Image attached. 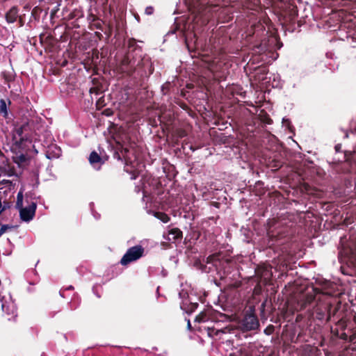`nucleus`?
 <instances>
[{
    "label": "nucleus",
    "mask_w": 356,
    "mask_h": 356,
    "mask_svg": "<svg viewBox=\"0 0 356 356\" xmlns=\"http://www.w3.org/2000/svg\"><path fill=\"white\" fill-rule=\"evenodd\" d=\"M153 13V8L152 7H147L145 9V13L147 15H151Z\"/></svg>",
    "instance_id": "f8f14e48"
},
{
    "label": "nucleus",
    "mask_w": 356,
    "mask_h": 356,
    "mask_svg": "<svg viewBox=\"0 0 356 356\" xmlns=\"http://www.w3.org/2000/svg\"><path fill=\"white\" fill-rule=\"evenodd\" d=\"M19 216L22 220L25 222H29L31 220L35 213L36 204L31 202L27 207L19 208Z\"/></svg>",
    "instance_id": "f03ea898"
},
{
    "label": "nucleus",
    "mask_w": 356,
    "mask_h": 356,
    "mask_svg": "<svg viewBox=\"0 0 356 356\" xmlns=\"http://www.w3.org/2000/svg\"><path fill=\"white\" fill-rule=\"evenodd\" d=\"M154 216L164 223H166L170 220V218L168 217V216L162 212L154 213Z\"/></svg>",
    "instance_id": "0eeeda50"
},
{
    "label": "nucleus",
    "mask_w": 356,
    "mask_h": 356,
    "mask_svg": "<svg viewBox=\"0 0 356 356\" xmlns=\"http://www.w3.org/2000/svg\"><path fill=\"white\" fill-rule=\"evenodd\" d=\"M89 161L92 165H93L95 168L97 167V168H99L101 163H102L101 157L95 152H92L90 154Z\"/></svg>",
    "instance_id": "39448f33"
},
{
    "label": "nucleus",
    "mask_w": 356,
    "mask_h": 356,
    "mask_svg": "<svg viewBox=\"0 0 356 356\" xmlns=\"http://www.w3.org/2000/svg\"><path fill=\"white\" fill-rule=\"evenodd\" d=\"M17 18V10L15 8H11L6 15V21L8 23H13Z\"/></svg>",
    "instance_id": "423d86ee"
},
{
    "label": "nucleus",
    "mask_w": 356,
    "mask_h": 356,
    "mask_svg": "<svg viewBox=\"0 0 356 356\" xmlns=\"http://www.w3.org/2000/svg\"><path fill=\"white\" fill-rule=\"evenodd\" d=\"M259 321L254 314H248L243 320V327L245 330H254L259 327Z\"/></svg>",
    "instance_id": "7ed1b4c3"
},
{
    "label": "nucleus",
    "mask_w": 356,
    "mask_h": 356,
    "mask_svg": "<svg viewBox=\"0 0 356 356\" xmlns=\"http://www.w3.org/2000/svg\"><path fill=\"white\" fill-rule=\"evenodd\" d=\"M0 113H2L5 118L8 116L7 106L3 99L0 101Z\"/></svg>",
    "instance_id": "1a4fd4ad"
},
{
    "label": "nucleus",
    "mask_w": 356,
    "mask_h": 356,
    "mask_svg": "<svg viewBox=\"0 0 356 356\" xmlns=\"http://www.w3.org/2000/svg\"><path fill=\"white\" fill-rule=\"evenodd\" d=\"M9 228L8 225H2L0 229V236Z\"/></svg>",
    "instance_id": "9b49d317"
},
{
    "label": "nucleus",
    "mask_w": 356,
    "mask_h": 356,
    "mask_svg": "<svg viewBox=\"0 0 356 356\" xmlns=\"http://www.w3.org/2000/svg\"><path fill=\"white\" fill-rule=\"evenodd\" d=\"M190 326H191V324H190V322L188 321V327H190Z\"/></svg>",
    "instance_id": "ddd939ff"
},
{
    "label": "nucleus",
    "mask_w": 356,
    "mask_h": 356,
    "mask_svg": "<svg viewBox=\"0 0 356 356\" xmlns=\"http://www.w3.org/2000/svg\"><path fill=\"white\" fill-rule=\"evenodd\" d=\"M5 176H11L10 174H8L6 172V170L3 167H0V177H5Z\"/></svg>",
    "instance_id": "9d476101"
},
{
    "label": "nucleus",
    "mask_w": 356,
    "mask_h": 356,
    "mask_svg": "<svg viewBox=\"0 0 356 356\" xmlns=\"http://www.w3.org/2000/svg\"><path fill=\"white\" fill-rule=\"evenodd\" d=\"M23 191L20 190L17 195L16 207L17 209L21 208L23 206Z\"/></svg>",
    "instance_id": "6e6552de"
},
{
    "label": "nucleus",
    "mask_w": 356,
    "mask_h": 356,
    "mask_svg": "<svg viewBox=\"0 0 356 356\" xmlns=\"http://www.w3.org/2000/svg\"><path fill=\"white\" fill-rule=\"evenodd\" d=\"M163 237L169 241H175L182 237V232L178 228H172L168 231V234H164Z\"/></svg>",
    "instance_id": "20e7f679"
},
{
    "label": "nucleus",
    "mask_w": 356,
    "mask_h": 356,
    "mask_svg": "<svg viewBox=\"0 0 356 356\" xmlns=\"http://www.w3.org/2000/svg\"><path fill=\"white\" fill-rule=\"evenodd\" d=\"M144 253V248L141 245H136L129 248L127 252L121 259L122 265L126 266L131 262L135 261L140 259Z\"/></svg>",
    "instance_id": "f257e3e1"
}]
</instances>
